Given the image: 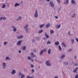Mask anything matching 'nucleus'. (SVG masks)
Listing matches in <instances>:
<instances>
[{
    "mask_svg": "<svg viewBox=\"0 0 78 78\" xmlns=\"http://www.w3.org/2000/svg\"><path fill=\"white\" fill-rule=\"evenodd\" d=\"M49 5L50 6H51V8H53L54 6H55V4L53 3V2H52V1H50L49 3Z\"/></svg>",
    "mask_w": 78,
    "mask_h": 78,
    "instance_id": "f257e3e1",
    "label": "nucleus"
},
{
    "mask_svg": "<svg viewBox=\"0 0 78 78\" xmlns=\"http://www.w3.org/2000/svg\"><path fill=\"white\" fill-rule=\"evenodd\" d=\"M45 64L47 66H49V67H50V66H51V63H50V61L49 60H47L46 61Z\"/></svg>",
    "mask_w": 78,
    "mask_h": 78,
    "instance_id": "f03ea898",
    "label": "nucleus"
},
{
    "mask_svg": "<svg viewBox=\"0 0 78 78\" xmlns=\"http://www.w3.org/2000/svg\"><path fill=\"white\" fill-rule=\"evenodd\" d=\"M29 26V25L28 24H27L24 27V29L26 30V33H27L28 31L29 30V29H28V27Z\"/></svg>",
    "mask_w": 78,
    "mask_h": 78,
    "instance_id": "7ed1b4c3",
    "label": "nucleus"
},
{
    "mask_svg": "<svg viewBox=\"0 0 78 78\" xmlns=\"http://www.w3.org/2000/svg\"><path fill=\"white\" fill-rule=\"evenodd\" d=\"M34 16V17H35V18H37L38 17V12L37 10H36Z\"/></svg>",
    "mask_w": 78,
    "mask_h": 78,
    "instance_id": "20e7f679",
    "label": "nucleus"
},
{
    "mask_svg": "<svg viewBox=\"0 0 78 78\" xmlns=\"http://www.w3.org/2000/svg\"><path fill=\"white\" fill-rule=\"evenodd\" d=\"M30 56L31 58H34L36 57V55H34L33 52H31L30 53Z\"/></svg>",
    "mask_w": 78,
    "mask_h": 78,
    "instance_id": "39448f33",
    "label": "nucleus"
},
{
    "mask_svg": "<svg viewBox=\"0 0 78 78\" xmlns=\"http://www.w3.org/2000/svg\"><path fill=\"white\" fill-rule=\"evenodd\" d=\"M16 73V70H15L14 69H13L11 73L12 75H14Z\"/></svg>",
    "mask_w": 78,
    "mask_h": 78,
    "instance_id": "423d86ee",
    "label": "nucleus"
},
{
    "mask_svg": "<svg viewBox=\"0 0 78 78\" xmlns=\"http://www.w3.org/2000/svg\"><path fill=\"white\" fill-rule=\"evenodd\" d=\"M65 56H66V55L65 54H62V55L60 58L61 59H63L64 58Z\"/></svg>",
    "mask_w": 78,
    "mask_h": 78,
    "instance_id": "0eeeda50",
    "label": "nucleus"
},
{
    "mask_svg": "<svg viewBox=\"0 0 78 78\" xmlns=\"http://www.w3.org/2000/svg\"><path fill=\"white\" fill-rule=\"evenodd\" d=\"M48 53L49 55L51 54V49L49 48L48 50Z\"/></svg>",
    "mask_w": 78,
    "mask_h": 78,
    "instance_id": "6e6552de",
    "label": "nucleus"
},
{
    "mask_svg": "<svg viewBox=\"0 0 78 78\" xmlns=\"http://www.w3.org/2000/svg\"><path fill=\"white\" fill-rule=\"evenodd\" d=\"M66 0V2L64 3V5H67V4H68V3H69V0Z\"/></svg>",
    "mask_w": 78,
    "mask_h": 78,
    "instance_id": "1a4fd4ad",
    "label": "nucleus"
},
{
    "mask_svg": "<svg viewBox=\"0 0 78 78\" xmlns=\"http://www.w3.org/2000/svg\"><path fill=\"white\" fill-rule=\"evenodd\" d=\"M19 5H20V3H16L14 5V6L15 7H16V6H19Z\"/></svg>",
    "mask_w": 78,
    "mask_h": 78,
    "instance_id": "9d476101",
    "label": "nucleus"
},
{
    "mask_svg": "<svg viewBox=\"0 0 78 78\" xmlns=\"http://www.w3.org/2000/svg\"><path fill=\"white\" fill-rule=\"evenodd\" d=\"M50 23H49L46 25V28H48V27H50Z\"/></svg>",
    "mask_w": 78,
    "mask_h": 78,
    "instance_id": "9b49d317",
    "label": "nucleus"
},
{
    "mask_svg": "<svg viewBox=\"0 0 78 78\" xmlns=\"http://www.w3.org/2000/svg\"><path fill=\"white\" fill-rule=\"evenodd\" d=\"M6 63H3V69H5L6 68Z\"/></svg>",
    "mask_w": 78,
    "mask_h": 78,
    "instance_id": "f8f14e48",
    "label": "nucleus"
},
{
    "mask_svg": "<svg viewBox=\"0 0 78 78\" xmlns=\"http://www.w3.org/2000/svg\"><path fill=\"white\" fill-rule=\"evenodd\" d=\"M55 45H58L59 44V43L58 41H57L55 43Z\"/></svg>",
    "mask_w": 78,
    "mask_h": 78,
    "instance_id": "ddd939ff",
    "label": "nucleus"
},
{
    "mask_svg": "<svg viewBox=\"0 0 78 78\" xmlns=\"http://www.w3.org/2000/svg\"><path fill=\"white\" fill-rule=\"evenodd\" d=\"M25 76L24 74H22L21 76V78H23Z\"/></svg>",
    "mask_w": 78,
    "mask_h": 78,
    "instance_id": "4468645a",
    "label": "nucleus"
},
{
    "mask_svg": "<svg viewBox=\"0 0 78 78\" xmlns=\"http://www.w3.org/2000/svg\"><path fill=\"white\" fill-rule=\"evenodd\" d=\"M71 44H74V42H75V41L73 39H72L71 40Z\"/></svg>",
    "mask_w": 78,
    "mask_h": 78,
    "instance_id": "2eb2a0df",
    "label": "nucleus"
},
{
    "mask_svg": "<svg viewBox=\"0 0 78 78\" xmlns=\"http://www.w3.org/2000/svg\"><path fill=\"white\" fill-rule=\"evenodd\" d=\"M44 35H45V36H46V37L47 39H48V37H49V36L47 35V34L46 33H45V34Z\"/></svg>",
    "mask_w": 78,
    "mask_h": 78,
    "instance_id": "dca6fc26",
    "label": "nucleus"
},
{
    "mask_svg": "<svg viewBox=\"0 0 78 78\" xmlns=\"http://www.w3.org/2000/svg\"><path fill=\"white\" fill-rule=\"evenodd\" d=\"M62 45L64 47H66V44L64 43L63 42H62Z\"/></svg>",
    "mask_w": 78,
    "mask_h": 78,
    "instance_id": "f3484780",
    "label": "nucleus"
},
{
    "mask_svg": "<svg viewBox=\"0 0 78 78\" xmlns=\"http://www.w3.org/2000/svg\"><path fill=\"white\" fill-rule=\"evenodd\" d=\"M44 25H45V24H44L40 25V28H42V27H44Z\"/></svg>",
    "mask_w": 78,
    "mask_h": 78,
    "instance_id": "a211bd4d",
    "label": "nucleus"
},
{
    "mask_svg": "<svg viewBox=\"0 0 78 78\" xmlns=\"http://www.w3.org/2000/svg\"><path fill=\"white\" fill-rule=\"evenodd\" d=\"M12 27L13 28L14 31L16 32V31H17V30L16 29V28H15V27Z\"/></svg>",
    "mask_w": 78,
    "mask_h": 78,
    "instance_id": "6ab92c4d",
    "label": "nucleus"
},
{
    "mask_svg": "<svg viewBox=\"0 0 78 78\" xmlns=\"http://www.w3.org/2000/svg\"><path fill=\"white\" fill-rule=\"evenodd\" d=\"M43 31H44L43 30H39L38 33V34H41V33H42Z\"/></svg>",
    "mask_w": 78,
    "mask_h": 78,
    "instance_id": "aec40b11",
    "label": "nucleus"
},
{
    "mask_svg": "<svg viewBox=\"0 0 78 78\" xmlns=\"http://www.w3.org/2000/svg\"><path fill=\"white\" fill-rule=\"evenodd\" d=\"M61 24H59L58 25H57L56 26V27L57 28H60L61 27Z\"/></svg>",
    "mask_w": 78,
    "mask_h": 78,
    "instance_id": "412c9836",
    "label": "nucleus"
},
{
    "mask_svg": "<svg viewBox=\"0 0 78 78\" xmlns=\"http://www.w3.org/2000/svg\"><path fill=\"white\" fill-rule=\"evenodd\" d=\"M22 49L23 50H26V46H24L22 47Z\"/></svg>",
    "mask_w": 78,
    "mask_h": 78,
    "instance_id": "4be33fe9",
    "label": "nucleus"
},
{
    "mask_svg": "<svg viewBox=\"0 0 78 78\" xmlns=\"http://www.w3.org/2000/svg\"><path fill=\"white\" fill-rule=\"evenodd\" d=\"M63 63L66 65V66H67V65H68V62H63Z\"/></svg>",
    "mask_w": 78,
    "mask_h": 78,
    "instance_id": "5701e85b",
    "label": "nucleus"
},
{
    "mask_svg": "<svg viewBox=\"0 0 78 78\" xmlns=\"http://www.w3.org/2000/svg\"><path fill=\"white\" fill-rule=\"evenodd\" d=\"M71 3L72 4H74V3H75V1L74 0H72Z\"/></svg>",
    "mask_w": 78,
    "mask_h": 78,
    "instance_id": "b1692460",
    "label": "nucleus"
},
{
    "mask_svg": "<svg viewBox=\"0 0 78 78\" xmlns=\"http://www.w3.org/2000/svg\"><path fill=\"white\" fill-rule=\"evenodd\" d=\"M58 48H59V50L60 51H61V50H62V48H61V46L59 45L58 46Z\"/></svg>",
    "mask_w": 78,
    "mask_h": 78,
    "instance_id": "393cba45",
    "label": "nucleus"
},
{
    "mask_svg": "<svg viewBox=\"0 0 78 78\" xmlns=\"http://www.w3.org/2000/svg\"><path fill=\"white\" fill-rule=\"evenodd\" d=\"M3 5L2 7V8H5L6 7V5H4V4H2Z\"/></svg>",
    "mask_w": 78,
    "mask_h": 78,
    "instance_id": "a878e982",
    "label": "nucleus"
},
{
    "mask_svg": "<svg viewBox=\"0 0 78 78\" xmlns=\"http://www.w3.org/2000/svg\"><path fill=\"white\" fill-rule=\"evenodd\" d=\"M51 42L50 41H48L47 42V44H51Z\"/></svg>",
    "mask_w": 78,
    "mask_h": 78,
    "instance_id": "bb28decb",
    "label": "nucleus"
},
{
    "mask_svg": "<svg viewBox=\"0 0 78 78\" xmlns=\"http://www.w3.org/2000/svg\"><path fill=\"white\" fill-rule=\"evenodd\" d=\"M75 16H76V14H75V13H74V15H73L72 16V18H74V17H75Z\"/></svg>",
    "mask_w": 78,
    "mask_h": 78,
    "instance_id": "cd10ccee",
    "label": "nucleus"
},
{
    "mask_svg": "<svg viewBox=\"0 0 78 78\" xmlns=\"http://www.w3.org/2000/svg\"><path fill=\"white\" fill-rule=\"evenodd\" d=\"M43 53H44V51H43L42 50L40 52V55H42L43 54Z\"/></svg>",
    "mask_w": 78,
    "mask_h": 78,
    "instance_id": "c85d7f7f",
    "label": "nucleus"
},
{
    "mask_svg": "<svg viewBox=\"0 0 78 78\" xmlns=\"http://www.w3.org/2000/svg\"><path fill=\"white\" fill-rule=\"evenodd\" d=\"M57 2L58 4H60V3H61V1H60V0H57Z\"/></svg>",
    "mask_w": 78,
    "mask_h": 78,
    "instance_id": "c756f323",
    "label": "nucleus"
},
{
    "mask_svg": "<svg viewBox=\"0 0 78 78\" xmlns=\"http://www.w3.org/2000/svg\"><path fill=\"white\" fill-rule=\"evenodd\" d=\"M47 49H48V48H47V49H43V50H42V51H44H44H47Z\"/></svg>",
    "mask_w": 78,
    "mask_h": 78,
    "instance_id": "7c9ffc66",
    "label": "nucleus"
},
{
    "mask_svg": "<svg viewBox=\"0 0 78 78\" xmlns=\"http://www.w3.org/2000/svg\"><path fill=\"white\" fill-rule=\"evenodd\" d=\"M72 49L70 48L68 50V52H70V51H72Z\"/></svg>",
    "mask_w": 78,
    "mask_h": 78,
    "instance_id": "2f4dec72",
    "label": "nucleus"
},
{
    "mask_svg": "<svg viewBox=\"0 0 78 78\" xmlns=\"http://www.w3.org/2000/svg\"><path fill=\"white\" fill-rule=\"evenodd\" d=\"M23 37V36L21 35L20 36V39H22Z\"/></svg>",
    "mask_w": 78,
    "mask_h": 78,
    "instance_id": "473e14b6",
    "label": "nucleus"
},
{
    "mask_svg": "<svg viewBox=\"0 0 78 78\" xmlns=\"http://www.w3.org/2000/svg\"><path fill=\"white\" fill-rule=\"evenodd\" d=\"M17 44L18 45H20V41H19L17 43Z\"/></svg>",
    "mask_w": 78,
    "mask_h": 78,
    "instance_id": "72a5a7b5",
    "label": "nucleus"
},
{
    "mask_svg": "<svg viewBox=\"0 0 78 78\" xmlns=\"http://www.w3.org/2000/svg\"><path fill=\"white\" fill-rule=\"evenodd\" d=\"M53 33H54L53 31L52 30H51L50 33H51V34H52Z\"/></svg>",
    "mask_w": 78,
    "mask_h": 78,
    "instance_id": "f704fd0d",
    "label": "nucleus"
},
{
    "mask_svg": "<svg viewBox=\"0 0 78 78\" xmlns=\"http://www.w3.org/2000/svg\"><path fill=\"white\" fill-rule=\"evenodd\" d=\"M31 68H33L34 67V65L32 64H31Z\"/></svg>",
    "mask_w": 78,
    "mask_h": 78,
    "instance_id": "c9c22d12",
    "label": "nucleus"
},
{
    "mask_svg": "<svg viewBox=\"0 0 78 78\" xmlns=\"http://www.w3.org/2000/svg\"><path fill=\"white\" fill-rule=\"evenodd\" d=\"M34 69H33L32 70V73H34Z\"/></svg>",
    "mask_w": 78,
    "mask_h": 78,
    "instance_id": "e433bc0d",
    "label": "nucleus"
},
{
    "mask_svg": "<svg viewBox=\"0 0 78 78\" xmlns=\"http://www.w3.org/2000/svg\"><path fill=\"white\" fill-rule=\"evenodd\" d=\"M26 78H34L33 77H31L30 76H27Z\"/></svg>",
    "mask_w": 78,
    "mask_h": 78,
    "instance_id": "4c0bfd02",
    "label": "nucleus"
},
{
    "mask_svg": "<svg viewBox=\"0 0 78 78\" xmlns=\"http://www.w3.org/2000/svg\"><path fill=\"white\" fill-rule=\"evenodd\" d=\"M75 78H78V74H77L75 76Z\"/></svg>",
    "mask_w": 78,
    "mask_h": 78,
    "instance_id": "58836bf2",
    "label": "nucleus"
},
{
    "mask_svg": "<svg viewBox=\"0 0 78 78\" xmlns=\"http://www.w3.org/2000/svg\"><path fill=\"white\" fill-rule=\"evenodd\" d=\"M32 41L33 43H34V42H35V41L34 39H32Z\"/></svg>",
    "mask_w": 78,
    "mask_h": 78,
    "instance_id": "ea45409f",
    "label": "nucleus"
},
{
    "mask_svg": "<svg viewBox=\"0 0 78 78\" xmlns=\"http://www.w3.org/2000/svg\"><path fill=\"white\" fill-rule=\"evenodd\" d=\"M75 66H76V67H77V66H78V63L75 64Z\"/></svg>",
    "mask_w": 78,
    "mask_h": 78,
    "instance_id": "a19ab883",
    "label": "nucleus"
},
{
    "mask_svg": "<svg viewBox=\"0 0 78 78\" xmlns=\"http://www.w3.org/2000/svg\"><path fill=\"white\" fill-rule=\"evenodd\" d=\"M28 59H30V60H31V57H28Z\"/></svg>",
    "mask_w": 78,
    "mask_h": 78,
    "instance_id": "79ce46f5",
    "label": "nucleus"
},
{
    "mask_svg": "<svg viewBox=\"0 0 78 78\" xmlns=\"http://www.w3.org/2000/svg\"><path fill=\"white\" fill-rule=\"evenodd\" d=\"M76 41L78 43V38H76Z\"/></svg>",
    "mask_w": 78,
    "mask_h": 78,
    "instance_id": "37998d69",
    "label": "nucleus"
},
{
    "mask_svg": "<svg viewBox=\"0 0 78 78\" xmlns=\"http://www.w3.org/2000/svg\"><path fill=\"white\" fill-rule=\"evenodd\" d=\"M6 60H7V59H9V57H7L6 58Z\"/></svg>",
    "mask_w": 78,
    "mask_h": 78,
    "instance_id": "c03bdc74",
    "label": "nucleus"
},
{
    "mask_svg": "<svg viewBox=\"0 0 78 78\" xmlns=\"http://www.w3.org/2000/svg\"><path fill=\"white\" fill-rule=\"evenodd\" d=\"M74 57L75 59H76V58H77V57L76 56V55H74Z\"/></svg>",
    "mask_w": 78,
    "mask_h": 78,
    "instance_id": "a18cd8bd",
    "label": "nucleus"
},
{
    "mask_svg": "<svg viewBox=\"0 0 78 78\" xmlns=\"http://www.w3.org/2000/svg\"><path fill=\"white\" fill-rule=\"evenodd\" d=\"M7 44V42H4V45H6V44Z\"/></svg>",
    "mask_w": 78,
    "mask_h": 78,
    "instance_id": "49530a36",
    "label": "nucleus"
},
{
    "mask_svg": "<svg viewBox=\"0 0 78 78\" xmlns=\"http://www.w3.org/2000/svg\"><path fill=\"white\" fill-rule=\"evenodd\" d=\"M23 41V40H20V44H22V41Z\"/></svg>",
    "mask_w": 78,
    "mask_h": 78,
    "instance_id": "de8ad7c7",
    "label": "nucleus"
},
{
    "mask_svg": "<svg viewBox=\"0 0 78 78\" xmlns=\"http://www.w3.org/2000/svg\"><path fill=\"white\" fill-rule=\"evenodd\" d=\"M55 18H56V19H58V17L57 16H55Z\"/></svg>",
    "mask_w": 78,
    "mask_h": 78,
    "instance_id": "09e8293b",
    "label": "nucleus"
},
{
    "mask_svg": "<svg viewBox=\"0 0 78 78\" xmlns=\"http://www.w3.org/2000/svg\"><path fill=\"white\" fill-rule=\"evenodd\" d=\"M78 67H77V68H76L75 70H76V71H77V70H78Z\"/></svg>",
    "mask_w": 78,
    "mask_h": 78,
    "instance_id": "8fccbe9b",
    "label": "nucleus"
},
{
    "mask_svg": "<svg viewBox=\"0 0 78 78\" xmlns=\"http://www.w3.org/2000/svg\"><path fill=\"white\" fill-rule=\"evenodd\" d=\"M76 71H76V70L75 69V70H74L73 71V72L75 73V72H76Z\"/></svg>",
    "mask_w": 78,
    "mask_h": 78,
    "instance_id": "3c124183",
    "label": "nucleus"
},
{
    "mask_svg": "<svg viewBox=\"0 0 78 78\" xmlns=\"http://www.w3.org/2000/svg\"><path fill=\"white\" fill-rule=\"evenodd\" d=\"M68 34H69V35H70V31H69L68 32Z\"/></svg>",
    "mask_w": 78,
    "mask_h": 78,
    "instance_id": "603ef678",
    "label": "nucleus"
},
{
    "mask_svg": "<svg viewBox=\"0 0 78 78\" xmlns=\"http://www.w3.org/2000/svg\"><path fill=\"white\" fill-rule=\"evenodd\" d=\"M2 19H3V18L2 17H1L0 18V20H2Z\"/></svg>",
    "mask_w": 78,
    "mask_h": 78,
    "instance_id": "864d4df0",
    "label": "nucleus"
},
{
    "mask_svg": "<svg viewBox=\"0 0 78 78\" xmlns=\"http://www.w3.org/2000/svg\"><path fill=\"white\" fill-rule=\"evenodd\" d=\"M3 20H5L6 19V17H4L3 18Z\"/></svg>",
    "mask_w": 78,
    "mask_h": 78,
    "instance_id": "5fc2aeb1",
    "label": "nucleus"
},
{
    "mask_svg": "<svg viewBox=\"0 0 78 78\" xmlns=\"http://www.w3.org/2000/svg\"><path fill=\"white\" fill-rule=\"evenodd\" d=\"M46 1L47 2H50V0H46Z\"/></svg>",
    "mask_w": 78,
    "mask_h": 78,
    "instance_id": "6e6d98bb",
    "label": "nucleus"
},
{
    "mask_svg": "<svg viewBox=\"0 0 78 78\" xmlns=\"http://www.w3.org/2000/svg\"><path fill=\"white\" fill-rule=\"evenodd\" d=\"M18 39H20V36H18L17 37Z\"/></svg>",
    "mask_w": 78,
    "mask_h": 78,
    "instance_id": "4d7b16f0",
    "label": "nucleus"
},
{
    "mask_svg": "<svg viewBox=\"0 0 78 78\" xmlns=\"http://www.w3.org/2000/svg\"><path fill=\"white\" fill-rule=\"evenodd\" d=\"M59 62H62V60H61L59 61Z\"/></svg>",
    "mask_w": 78,
    "mask_h": 78,
    "instance_id": "13d9d810",
    "label": "nucleus"
},
{
    "mask_svg": "<svg viewBox=\"0 0 78 78\" xmlns=\"http://www.w3.org/2000/svg\"><path fill=\"white\" fill-rule=\"evenodd\" d=\"M32 61V62H34V60H33V59H31V60H30Z\"/></svg>",
    "mask_w": 78,
    "mask_h": 78,
    "instance_id": "bf43d9fd",
    "label": "nucleus"
},
{
    "mask_svg": "<svg viewBox=\"0 0 78 78\" xmlns=\"http://www.w3.org/2000/svg\"><path fill=\"white\" fill-rule=\"evenodd\" d=\"M20 19H22V17H20Z\"/></svg>",
    "mask_w": 78,
    "mask_h": 78,
    "instance_id": "052dcab7",
    "label": "nucleus"
},
{
    "mask_svg": "<svg viewBox=\"0 0 78 78\" xmlns=\"http://www.w3.org/2000/svg\"><path fill=\"white\" fill-rule=\"evenodd\" d=\"M22 3H23V1H22L20 3L22 4Z\"/></svg>",
    "mask_w": 78,
    "mask_h": 78,
    "instance_id": "680f3d73",
    "label": "nucleus"
},
{
    "mask_svg": "<svg viewBox=\"0 0 78 78\" xmlns=\"http://www.w3.org/2000/svg\"><path fill=\"white\" fill-rule=\"evenodd\" d=\"M21 74L22 73H20V75H21Z\"/></svg>",
    "mask_w": 78,
    "mask_h": 78,
    "instance_id": "e2e57ef3",
    "label": "nucleus"
},
{
    "mask_svg": "<svg viewBox=\"0 0 78 78\" xmlns=\"http://www.w3.org/2000/svg\"><path fill=\"white\" fill-rule=\"evenodd\" d=\"M34 51L35 52H36V51H36V50H34Z\"/></svg>",
    "mask_w": 78,
    "mask_h": 78,
    "instance_id": "0e129e2a",
    "label": "nucleus"
},
{
    "mask_svg": "<svg viewBox=\"0 0 78 78\" xmlns=\"http://www.w3.org/2000/svg\"><path fill=\"white\" fill-rule=\"evenodd\" d=\"M46 38L45 37H44V39L45 40V39H46Z\"/></svg>",
    "mask_w": 78,
    "mask_h": 78,
    "instance_id": "69168bd1",
    "label": "nucleus"
},
{
    "mask_svg": "<svg viewBox=\"0 0 78 78\" xmlns=\"http://www.w3.org/2000/svg\"><path fill=\"white\" fill-rule=\"evenodd\" d=\"M38 69H40V67H38Z\"/></svg>",
    "mask_w": 78,
    "mask_h": 78,
    "instance_id": "338daca9",
    "label": "nucleus"
},
{
    "mask_svg": "<svg viewBox=\"0 0 78 78\" xmlns=\"http://www.w3.org/2000/svg\"><path fill=\"white\" fill-rule=\"evenodd\" d=\"M18 52H19V53H20V51H18Z\"/></svg>",
    "mask_w": 78,
    "mask_h": 78,
    "instance_id": "774afa93",
    "label": "nucleus"
}]
</instances>
